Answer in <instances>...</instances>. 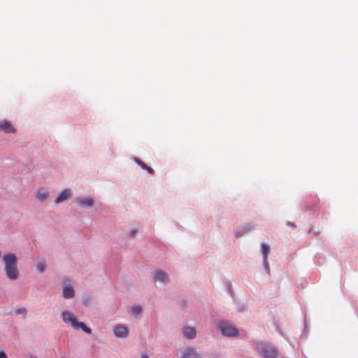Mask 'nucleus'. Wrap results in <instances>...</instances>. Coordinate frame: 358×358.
<instances>
[{
  "label": "nucleus",
  "mask_w": 358,
  "mask_h": 358,
  "mask_svg": "<svg viewBox=\"0 0 358 358\" xmlns=\"http://www.w3.org/2000/svg\"><path fill=\"white\" fill-rule=\"evenodd\" d=\"M2 261L6 277L10 280H17L19 277L17 256L13 252H9L3 256Z\"/></svg>",
  "instance_id": "1"
},
{
  "label": "nucleus",
  "mask_w": 358,
  "mask_h": 358,
  "mask_svg": "<svg viewBox=\"0 0 358 358\" xmlns=\"http://www.w3.org/2000/svg\"><path fill=\"white\" fill-rule=\"evenodd\" d=\"M61 317L64 322L71 324L73 329H81L84 332L88 334H92V329L85 323L78 322L71 312L69 310H64L61 313Z\"/></svg>",
  "instance_id": "2"
},
{
  "label": "nucleus",
  "mask_w": 358,
  "mask_h": 358,
  "mask_svg": "<svg viewBox=\"0 0 358 358\" xmlns=\"http://www.w3.org/2000/svg\"><path fill=\"white\" fill-rule=\"evenodd\" d=\"M254 348L263 358H275L279 353L277 348L271 343H256Z\"/></svg>",
  "instance_id": "3"
},
{
  "label": "nucleus",
  "mask_w": 358,
  "mask_h": 358,
  "mask_svg": "<svg viewBox=\"0 0 358 358\" xmlns=\"http://www.w3.org/2000/svg\"><path fill=\"white\" fill-rule=\"evenodd\" d=\"M221 334L225 337H237L239 335L238 329L229 321L221 320L216 325Z\"/></svg>",
  "instance_id": "4"
},
{
  "label": "nucleus",
  "mask_w": 358,
  "mask_h": 358,
  "mask_svg": "<svg viewBox=\"0 0 358 358\" xmlns=\"http://www.w3.org/2000/svg\"><path fill=\"white\" fill-rule=\"evenodd\" d=\"M62 296L64 299H70L74 297L75 290L69 280L66 279L63 282Z\"/></svg>",
  "instance_id": "5"
},
{
  "label": "nucleus",
  "mask_w": 358,
  "mask_h": 358,
  "mask_svg": "<svg viewBox=\"0 0 358 358\" xmlns=\"http://www.w3.org/2000/svg\"><path fill=\"white\" fill-rule=\"evenodd\" d=\"M181 358H203V357L195 348L187 347L182 350Z\"/></svg>",
  "instance_id": "6"
},
{
  "label": "nucleus",
  "mask_w": 358,
  "mask_h": 358,
  "mask_svg": "<svg viewBox=\"0 0 358 358\" xmlns=\"http://www.w3.org/2000/svg\"><path fill=\"white\" fill-rule=\"evenodd\" d=\"M73 192L70 188H65L61 190L54 201L55 204L62 203L71 197Z\"/></svg>",
  "instance_id": "7"
},
{
  "label": "nucleus",
  "mask_w": 358,
  "mask_h": 358,
  "mask_svg": "<svg viewBox=\"0 0 358 358\" xmlns=\"http://www.w3.org/2000/svg\"><path fill=\"white\" fill-rule=\"evenodd\" d=\"M113 333L117 338H126L129 335V329L124 324H116L113 327Z\"/></svg>",
  "instance_id": "8"
},
{
  "label": "nucleus",
  "mask_w": 358,
  "mask_h": 358,
  "mask_svg": "<svg viewBox=\"0 0 358 358\" xmlns=\"http://www.w3.org/2000/svg\"><path fill=\"white\" fill-rule=\"evenodd\" d=\"M75 201L78 206L85 208H91L95 203V201L93 198L85 196L77 197Z\"/></svg>",
  "instance_id": "9"
},
{
  "label": "nucleus",
  "mask_w": 358,
  "mask_h": 358,
  "mask_svg": "<svg viewBox=\"0 0 358 358\" xmlns=\"http://www.w3.org/2000/svg\"><path fill=\"white\" fill-rule=\"evenodd\" d=\"M0 131H3L6 134H14L16 132V129L10 121L4 120L0 121Z\"/></svg>",
  "instance_id": "10"
},
{
  "label": "nucleus",
  "mask_w": 358,
  "mask_h": 358,
  "mask_svg": "<svg viewBox=\"0 0 358 358\" xmlns=\"http://www.w3.org/2000/svg\"><path fill=\"white\" fill-rule=\"evenodd\" d=\"M254 229V225L250 223L244 224L241 228H239L235 234L237 238H239L246 234L252 231Z\"/></svg>",
  "instance_id": "11"
},
{
  "label": "nucleus",
  "mask_w": 358,
  "mask_h": 358,
  "mask_svg": "<svg viewBox=\"0 0 358 358\" xmlns=\"http://www.w3.org/2000/svg\"><path fill=\"white\" fill-rule=\"evenodd\" d=\"M153 280L155 282H160L163 284H166L169 282V275L162 270H157L155 271Z\"/></svg>",
  "instance_id": "12"
},
{
  "label": "nucleus",
  "mask_w": 358,
  "mask_h": 358,
  "mask_svg": "<svg viewBox=\"0 0 358 358\" xmlns=\"http://www.w3.org/2000/svg\"><path fill=\"white\" fill-rule=\"evenodd\" d=\"M182 335L183 336L189 340H192L196 336V330L193 327L186 326L182 329Z\"/></svg>",
  "instance_id": "13"
},
{
  "label": "nucleus",
  "mask_w": 358,
  "mask_h": 358,
  "mask_svg": "<svg viewBox=\"0 0 358 358\" xmlns=\"http://www.w3.org/2000/svg\"><path fill=\"white\" fill-rule=\"evenodd\" d=\"M50 195V192L43 187H40L37 189L35 197L40 202H45Z\"/></svg>",
  "instance_id": "14"
},
{
  "label": "nucleus",
  "mask_w": 358,
  "mask_h": 358,
  "mask_svg": "<svg viewBox=\"0 0 358 358\" xmlns=\"http://www.w3.org/2000/svg\"><path fill=\"white\" fill-rule=\"evenodd\" d=\"M262 253L263 259H268V255L270 252V246L266 243H262L261 245Z\"/></svg>",
  "instance_id": "15"
},
{
  "label": "nucleus",
  "mask_w": 358,
  "mask_h": 358,
  "mask_svg": "<svg viewBox=\"0 0 358 358\" xmlns=\"http://www.w3.org/2000/svg\"><path fill=\"white\" fill-rule=\"evenodd\" d=\"M82 303L85 307H90L93 303L92 298L90 295H85L82 299Z\"/></svg>",
  "instance_id": "16"
},
{
  "label": "nucleus",
  "mask_w": 358,
  "mask_h": 358,
  "mask_svg": "<svg viewBox=\"0 0 358 358\" xmlns=\"http://www.w3.org/2000/svg\"><path fill=\"white\" fill-rule=\"evenodd\" d=\"M38 271L40 273H43L46 270L47 266L45 260H40L36 265Z\"/></svg>",
  "instance_id": "17"
},
{
  "label": "nucleus",
  "mask_w": 358,
  "mask_h": 358,
  "mask_svg": "<svg viewBox=\"0 0 358 358\" xmlns=\"http://www.w3.org/2000/svg\"><path fill=\"white\" fill-rule=\"evenodd\" d=\"M15 313L16 315H21L22 317V319L24 320L27 317V310L26 308H24V307L18 308L15 309Z\"/></svg>",
  "instance_id": "18"
},
{
  "label": "nucleus",
  "mask_w": 358,
  "mask_h": 358,
  "mask_svg": "<svg viewBox=\"0 0 358 358\" xmlns=\"http://www.w3.org/2000/svg\"><path fill=\"white\" fill-rule=\"evenodd\" d=\"M131 312L134 315H140L142 312V308L140 306H134L131 307Z\"/></svg>",
  "instance_id": "19"
},
{
  "label": "nucleus",
  "mask_w": 358,
  "mask_h": 358,
  "mask_svg": "<svg viewBox=\"0 0 358 358\" xmlns=\"http://www.w3.org/2000/svg\"><path fill=\"white\" fill-rule=\"evenodd\" d=\"M134 162L138 164L139 165L142 169H145L147 167V165L143 162H142L141 160H140L137 157H134Z\"/></svg>",
  "instance_id": "20"
},
{
  "label": "nucleus",
  "mask_w": 358,
  "mask_h": 358,
  "mask_svg": "<svg viewBox=\"0 0 358 358\" xmlns=\"http://www.w3.org/2000/svg\"><path fill=\"white\" fill-rule=\"evenodd\" d=\"M263 264L266 273L270 274V268L267 259H263Z\"/></svg>",
  "instance_id": "21"
},
{
  "label": "nucleus",
  "mask_w": 358,
  "mask_h": 358,
  "mask_svg": "<svg viewBox=\"0 0 358 358\" xmlns=\"http://www.w3.org/2000/svg\"><path fill=\"white\" fill-rule=\"evenodd\" d=\"M144 169L146 170L149 173L152 175L154 174V170L151 167L147 166V167Z\"/></svg>",
  "instance_id": "22"
},
{
  "label": "nucleus",
  "mask_w": 358,
  "mask_h": 358,
  "mask_svg": "<svg viewBox=\"0 0 358 358\" xmlns=\"http://www.w3.org/2000/svg\"><path fill=\"white\" fill-rule=\"evenodd\" d=\"M137 233V230L134 229H131L130 231H129V236L131 237H134L136 234Z\"/></svg>",
  "instance_id": "23"
},
{
  "label": "nucleus",
  "mask_w": 358,
  "mask_h": 358,
  "mask_svg": "<svg viewBox=\"0 0 358 358\" xmlns=\"http://www.w3.org/2000/svg\"><path fill=\"white\" fill-rule=\"evenodd\" d=\"M0 358H8L7 355L3 350H0Z\"/></svg>",
  "instance_id": "24"
},
{
  "label": "nucleus",
  "mask_w": 358,
  "mask_h": 358,
  "mask_svg": "<svg viewBox=\"0 0 358 358\" xmlns=\"http://www.w3.org/2000/svg\"><path fill=\"white\" fill-rule=\"evenodd\" d=\"M180 306L182 307V308H185L186 306V301H184V300H182L180 302Z\"/></svg>",
  "instance_id": "25"
},
{
  "label": "nucleus",
  "mask_w": 358,
  "mask_h": 358,
  "mask_svg": "<svg viewBox=\"0 0 358 358\" xmlns=\"http://www.w3.org/2000/svg\"><path fill=\"white\" fill-rule=\"evenodd\" d=\"M141 358H150V357L146 353H143L141 356Z\"/></svg>",
  "instance_id": "26"
},
{
  "label": "nucleus",
  "mask_w": 358,
  "mask_h": 358,
  "mask_svg": "<svg viewBox=\"0 0 358 358\" xmlns=\"http://www.w3.org/2000/svg\"><path fill=\"white\" fill-rule=\"evenodd\" d=\"M287 224H288L289 226H291L292 227H296V225H295V224H294V223H292V222H288Z\"/></svg>",
  "instance_id": "27"
},
{
  "label": "nucleus",
  "mask_w": 358,
  "mask_h": 358,
  "mask_svg": "<svg viewBox=\"0 0 358 358\" xmlns=\"http://www.w3.org/2000/svg\"><path fill=\"white\" fill-rule=\"evenodd\" d=\"M275 358H284L280 353H278Z\"/></svg>",
  "instance_id": "28"
},
{
  "label": "nucleus",
  "mask_w": 358,
  "mask_h": 358,
  "mask_svg": "<svg viewBox=\"0 0 358 358\" xmlns=\"http://www.w3.org/2000/svg\"><path fill=\"white\" fill-rule=\"evenodd\" d=\"M5 315H11V313H6Z\"/></svg>",
  "instance_id": "29"
},
{
  "label": "nucleus",
  "mask_w": 358,
  "mask_h": 358,
  "mask_svg": "<svg viewBox=\"0 0 358 358\" xmlns=\"http://www.w3.org/2000/svg\"><path fill=\"white\" fill-rule=\"evenodd\" d=\"M30 358H36V357H31Z\"/></svg>",
  "instance_id": "30"
},
{
  "label": "nucleus",
  "mask_w": 358,
  "mask_h": 358,
  "mask_svg": "<svg viewBox=\"0 0 358 358\" xmlns=\"http://www.w3.org/2000/svg\"><path fill=\"white\" fill-rule=\"evenodd\" d=\"M62 358H66V357H62Z\"/></svg>",
  "instance_id": "31"
}]
</instances>
